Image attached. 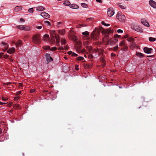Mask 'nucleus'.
<instances>
[{
	"label": "nucleus",
	"instance_id": "44",
	"mask_svg": "<svg viewBox=\"0 0 156 156\" xmlns=\"http://www.w3.org/2000/svg\"><path fill=\"white\" fill-rule=\"evenodd\" d=\"M6 104V103L5 102H2L0 101V105H5Z\"/></svg>",
	"mask_w": 156,
	"mask_h": 156
},
{
	"label": "nucleus",
	"instance_id": "24",
	"mask_svg": "<svg viewBox=\"0 0 156 156\" xmlns=\"http://www.w3.org/2000/svg\"><path fill=\"white\" fill-rule=\"evenodd\" d=\"M149 40L151 42H154L155 41V38L154 37H150L149 38Z\"/></svg>",
	"mask_w": 156,
	"mask_h": 156
},
{
	"label": "nucleus",
	"instance_id": "56",
	"mask_svg": "<svg viewBox=\"0 0 156 156\" xmlns=\"http://www.w3.org/2000/svg\"><path fill=\"white\" fill-rule=\"evenodd\" d=\"M21 91H19L18 92V94H20L21 93Z\"/></svg>",
	"mask_w": 156,
	"mask_h": 156
},
{
	"label": "nucleus",
	"instance_id": "38",
	"mask_svg": "<svg viewBox=\"0 0 156 156\" xmlns=\"http://www.w3.org/2000/svg\"><path fill=\"white\" fill-rule=\"evenodd\" d=\"M57 49V48L55 47H54L52 48L50 50L51 51H55Z\"/></svg>",
	"mask_w": 156,
	"mask_h": 156
},
{
	"label": "nucleus",
	"instance_id": "1",
	"mask_svg": "<svg viewBox=\"0 0 156 156\" xmlns=\"http://www.w3.org/2000/svg\"><path fill=\"white\" fill-rule=\"evenodd\" d=\"M33 42L36 44H38L41 42V39L39 34L34 35L32 37Z\"/></svg>",
	"mask_w": 156,
	"mask_h": 156
},
{
	"label": "nucleus",
	"instance_id": "6",
	"mask_svg": "<svg viewBox=\"0 0 156 156\" xmlns=\"http://www.w3.org/2000/svg\"><path fill=\"white\" fill-rule=\"evenodd\" d=\"M144 52L147 54H149L151 53V51H152L153 49L151 48L145 47L143 49Z\"/></svg>",
	"mask_w": 156,
	"mask_h": 156
},
{
	"label": "nucleus",
	"instance_id": "59",
	"mask_svg": "<svg viewBox=\"0 0 156 156\" xmlns=\"http://www.w3.org/2000/svg\"><path fill=\"white\" fill-rule=\"evenodd\" d=\"M64 58L65 59H67V58L66 57H64Z\"/></svg>",
	"mask_w": 156,
	"mask_h": 156
},
{
	"label": "nucleus",
	"instance_id": "18",
	"mask_svg": "<svg viewBox=\"0 0 156 156\" xmlns=\"http://www.w3.org/2000/svg\"><path fill=\"white\" fill-rule=\"evenodd\" d=\"M70 3L69 1L67 0L65 1L63 3V4L66 6H69L70 5Z\"/></svg>",
	"mask_w": 156,
	"mask_h": 156
},
{
	"label": "nucleus",
	"instance_id": "53",
	"mask_svg": "<svg viewBox=\"0 0 156 156\" xmlns=\"http://www.w3.org/2000/svg\"><path fill=\"white\" fill-rule=\"evenodd\" d=\"M35 91V90L34 89H33V90H31V93H33V92H34Z\"/></svg>",
	"mask_w": 156,
	"mask_h": 156
},
{
	"label": "nucleus",
	"instance_id": "58",
	"mask_svg": "<svg viewBox=\"0 0 156 156\" xmlns=\"http://www.w3.org/2000/svg\"><path fill=\"white\" fill-rule=\"evenodd\" d=\"M119 87L120 88H122V87H120V86H119Z\"/></svg>",
	"mask_w": 156,
	"mask_h": 156
},
{
	"label": "nucleus",
	"instance_id": "61",
	"mask_svg": "<svg viewBox=\"0 0 156 156\" xmlns=\"http://www.w3.org/2000/svg\"><path fill=\"white\" fill-rule=\"evenodd\" d=\"M151 57V56H147L148 57Z\"/></svg>",
	"mask_w": 156,
	"mask_h": 156
},
{
	"label": "nucleus",
	"instance_id": "52",
	"mask_svg": "<svg viewBox=\"0 0 156 156\" xmlns=\"http://www.w3.org/2000/svg\"><path fill=\"white\" fill-rule=\"evenodd\" d=\"M2 100L4 101L6 100V99H5L3 97H2Z\"/></svg>",
	"mask_w": 156,
	"mask_h": 156
},
{
	"label": "nucleus",
	"instance_id": "17",
	"mask_svg": "<svg viewBox=\"0 0 156 156\" xmlns=\"http://www.w3.org/2000/svg\"><path fill=\"white\" fill-rule=\"evenodd\" d=\"M120 36L119 35L117 34H116L115 35V37H114V39L115 40V42H117L118 41V39L117 38H116V37H120Z\"/></svg>",
	"mask_w": 156,
	"mask_h": 156
},
{
	"label": "nucleus",
	"instance_id": "40",
	"mask_svg": "<svg viewBox=\"0 0 156 156\" xmlns=\"http://www.w3.org/2000/svg\"><path fill=\"white\" fill-rule=\"evenodd\" d=\"M42 28V27L41 26H37L36 27V28L39 30L41 29Z\"/></svg>",
	"mask_w": 156,
	"mask_h": 156
},
{
	"label": "nucleus",
	"instance_id": "50",
	"mask_svg": "<svg viewBox=\"0 0 156 156\" xmlns=\"http://www.w3.org/2000/svg\"><path fill=\"white\" fill-rule=\"evenodd\" d=\"M74 40L75 41H77V38L76 37H75Z\"/></svg>",
	"mask_w": 156,
	"mask_h": 156
},
{
	"label": "nucleus",
	"instance_id": "2",
	"mask_svg": "<svg viewBox=\"0 0 156 156\" xmlns=\"http://www.w3.org/2000/svg\"><path fill=\"white\" fill-rule=\"evenodd\" d=\"M116 18L119 21L124 22L126 20V17L124 15L122 14L120 12H118L116 15Z\"/></svg>",
	"mask_w": 156,
	"mask_h": 156
},
{
	"label": "nucleus",
	"instance_id": "62",
	"mask_svg": "<svg viewBox=\"0 0 156 156\" xmlns=\"http://www.w3.org/2000/svg\"><path fill=\"white\" fill-rule=\"evenodd\" d=\"M58 0V1H61L62 0Z\"/></svg>",
	"mask_w": 156,
	"mask_h": 156
},
{
	"label": "nucleus",
	"instance_id": "32",
	"mask_svg": "<svg viewBox=\"0 0 156 156\" xmlns=\"http://www.w3.org/2000/svg\"><path fill=\"white\" fill-rule=\"evenodd\" d=\"M86 26H87V25H86L81 24H80V25H78L77 26V27L80 28H81L82 27H86Z\"/></svg>",
	"mask_w": 156,
	"mask_h": 156
},
{
	"label": "nucleus",
	"instance_id": "3",
	"mask_svg": "<svg viewBox=\"0 0 156 156\" xmlns=\"http://www.w3.org/2000/svg\"><path fill=\"white\" fill-rule=\"evenodd\" d=\"M45 57L47 64L53 61V59L50 56V54L47 53L45 54Z\"/></svg>",
	"mask_w": 156,
	"mask_h": 156
},
{
	"label": "nucleus",
	"instance_id": "63",
	"mask_svg": "<svg viewBox=\"0 0 156 156\" xmlns=\"http://www.w3.org/2000/svg\"><path fill=\"white\" fill-rule=\"evenodd\" d=\"M23 156L24 155V154H23Z\"/></svg>",
	"mask_w": 156,
	"mask_h": 156
},
{
	"label": "nucleus",
	"instance_id": "27",
	"mask_svg": "<svg viewBox=\"0 0 156 156\" xmlns=\"http://www.w3.org/2000/svg\"><path fill=\"white\" fill-rule=\"evenodd\" d=\"M119 47L118 45H117L116 46L112 48V50L114 51H116L118 50Z\"/></svg>",
	"mask_w": 156,
	"mask_h": 156
},
{
	"label": "nucleus",
	"instance_id": "10",
	"mask_svg": "<svg viewBox=\"0 0 156 156\" xmlns=\"http://www.w3.org/2000/svg\"><path fill=\"white\" fill-rule=\"evenodd\" d=\"M2 57L3 58L5 59H9L10 61L13 62V60L11 56H9V55L5 54H3L2 55Z\"/></svg>",
	"mask_w": 156,
	"mask_h": 156
},
{
	"label": "nucleus",
	"instance_id": "49",
	"mask_svg": "<svg viewBox=\"0 0 156 156\" xmlns=\"http://www.w3.org/2000/svg\"><path fill=\"white\" fill-rule=\"evenodd\" d=\"M20 20L21 22H23L24 21V20L23 18H20Z\"/></svg>",
	"mask_w": 156,
	"mask_h": 156
},
{
	"label": "nucleus",
	"instance_id": "47",
	"mask_svg": "<svg viewBox=\"0 0 156 156\" xmlns=\"http://www.w3.org/2000/svg\"><path fill=\"white\" fill-rule=\"evenodd\" d=\"M7 52L9 54H12L11 52L10 51V50L9 49L7 51Z\"/></svg>",
	"mask_w": 156,
	"mask_h": 156
},
{
	"label": "nucleus",
	"instance_id": "8",
	"mask_svg": "<svg viewBox=\"0 0 156 156\" xmlns=\"http://www.w3.org/2000/svg\"><path fill=\"white\" fill-rule=\"evenodd\" d=\"M149 3L150 6L154 8H156V2L153 0H150L149 1Z\"/></svg>",
	"mask_w": 156,
	"mask_h": 156
},
{
	"label": "nucleus",
	"instance_id": "16",
	"mask_svg": "<svg viewBox=\"0 0 156 156\" xmlns=\"http://www.w3.org/2000/svg\"><path fill=\"white\" fill-rule=\"evenodd\" d=\"M136 55L139 57L142 58L144 56V55L141 53L136 52Z\"/></svg>",
	"mask_w": 156,
	"mask_h": 156
},
{
	"label": "nucleus",
	"instance_id": "30",
	"mask_svg": "<svg viewBox=\"0 0 156 156\" xmlns=\"http://www.w3.org/2000/svg\"><path fill=\"white\" fill-rule=\"evenodd\" d=\"M81 6L83 8H87V5L85 3H82L81 4Z\"/></svg>",
	"mask_w": 156,
	"mask_h": 156
},
{
	"label": "nucleus",
	"instance_id": "31",
	"mask_svg": "<svg viewBox=\"0 0 156 156\" xmlns=\"http://www.w3.org/2000/svg\"><path fill=\"white\" fill-rule=\"evenodd\" d=\"M58 33L62 35H63L65 33V31L64 30H63L62 31L59 30L58 31Z\"/></svg>",
	"mask_w": 156,
	"mask_h": 156
},
{
	"label": "nucleus",
	"instance_id": "7",
	"mask_svg": "<svg viewBox=\"0 0 156 156\" xmlns=\"http://www.w3.org/2000/svg\"><path fill=\"white\" fill-rule=\"evenodd\" d=\"M41 16L43 17L44 18L47 19L49 18L50 17V16L48 14V13L45 12H42L41 14Z\"/></svg>",
	"mask_w": 156,
	"mask_h": 156
},
{
	"label": "nucleus",
	"instance_id": "19",
	"mask_svg": "<svg viewBox=\"0 0 156 156\" xmlns=\"http://www.w3.org/2000/svg\"><path fill=\"white\" fill-rule=\"evenodd\" d=\"M82 34L84 36H85V37H87V36H88L89 35V33L87 31H85V32H83L82 33Z\"/></svg>",
	"mask_w": 156,
	"mask_h": 156
},
{
	"label": "nucleus",
	"instance_id": "45",
	"mask_svg": "<svg viewBox=\"0 0 156 156\" xmlns=\"http://www.w3.org/2000/svg\"><path fill=\"white\" fill-rule=\"evenodd\" d=\"M58 49L60 50H63L64 48L63 47H59L58 48Z\"/></svg>",
	"mask_w": 156,
	"mask_h": 156
},
{
	"label": "nucleus",
	"instance_id": "37",
	"mask_svg": "<svg viewBox=\"0 0 156 156\" xmlns=\"http://www.w3.org/2000/svg\"><path fill=\"white\" fill-rule=\"evenodd\" d=\"M49 37V36L48 34H45L43 36V38H47Z\"/></svg>",
	"mask_w": 156,
	"mask_h": 156
},
{
	"label": "nucleus",
	"instance_id": "28",
	"mask_svg": "<svg viewBox=\"0 0 156 156\" xmlns=\"http://www.w3.org/2000/svg\"><path fill=\"white\" fill-rule=\"evenodd\" d=\"M61 44L62 45H65L66 42V41L65 39H62L61 41Z\"/></svg>",
	"mask_w": 156,
	"mask_h": 156
},
{
	"label": "nucleus",
	"instance_id": "14",
	"mask_svg": "<svg viewBox=\"0 0 156 156\" xmlns=\"http://www.w3.org/2000/svg\"><path fill=\"white\" fill-rule=\"evenodd\" d=\"M68 54L74 57H76L78 56V54L72 52V51H69L68 52Z\"/></svg>",
	"mask_w": 156,
	"mask_h": 156
},
{
	"label": "nucleus",
	"instance_id": "60",
	"mask_svg": "<svg viewBox=\"0 0 156 156\" xmlns=\"http://www.w3.org/2000/svg\"><path fill=\"white\" fill-rule=\"evenodd\" d=\"M52 92H50V93H49L48 94L49 95L50 94H51V93H52Z\"/></svg>",
	"mask_w": 156,
	"mask_h": 156
},
{
	"label": "nucleus",
	"instance_id": "64",
	"mask_svg": "<svg viewBox=\"0 0 156 156\" xmlns=\"http://www.w3.org/2000/svg\"><path fill=\"white\" fill-rule=\"evenodd\" d=\"M88 67H89V68H90V66H89Z\"/></svg>",
	"mask_w": 156,
	"mask_h": 156
},
{
	"label": "nucleus",
	"instance_id": "26",
	"mask_svg": "<svg viewBox=\"0 0 156 156\" xmlns=\"http://www.w3.org/2000/svg\"><path fill=\"white\" fill-rule=\"evenodd\" d=\"M62 23L61 22H57L56 24V26L58 28H60V26L62 25Z\"/></svg>",
	"mask_w": 156,
	"mask_h": 156
},
{
	"label": "nucleus",
	"instance_id": "51",
	"mask_svg": "<svg viewBox=\"0 0 156 156\" xmlns=\"http://www.w3.org/2000/svg\"><path fill=\"white\" fill-rule=\"evenodd\" d=\"M75 69H76V70H79V68H78V67L77 66H76L75 67Z\"/></svg>",
	"mask_w": 156,
	"mask_h": 156
},
{
	"label": "nucleus",
	"instance_id": "22",
	"mask_svg": "<svg viewBox=\"0 0 156 156\" xmlns=\"http://www.w3.org/2000/svg\"><path fill=\"white\" fill-rule=\"evenodd\" d=\"M76 59L78 61H81L83 60L84 59V58L82 56H80L79 57L76 58Z\"/></svg>",
	"mask_w": 156,
	"mask_h": 156
},
{
	"label": "nucleus",
	"instance_id": "46",
	"mask_svg": "<svg viewBox=\"0 0 156 156\" xmlns=\"http://www.w3.org/2000/svg\"><path fill=\"white\" fill-rule=\"evenodd\" d=\"M96 1L97 2H99L100 3H102V0H96Z\"/></svg>",
	"mask_w": 156,
	"mask_h": 156
},
{
	"label": "nucleus",
	"instance_id": "57",
	"mask_svg": "<svg viewBox=\"0 0 156 156\" xmlns=\"http://www.w3.org/2000/svg\"><path fill=\"white\" fill-rule=\"evenodd\" d=\"M65 49L66 50V49H67V48L66 47H65Z\"/></svg>",
	"mask_w": 156,
	"mask_h": 156
},
{
	"label": "nucleus",
	"instance_id": "9",
	"mask_svg": "<svg viewBox=\"0 0 156 156\" xmlns=\"http://www.w3.org/2000/svg\"><path fill=\"white\" fill-rule=\"evenodd\" d=\"M133 29L135 31L139 32H142L143 30L140 27L135 26L133 27Z\"/></svg>",
	"mask_w": 156,
	"mask_h": 156
},
{
	"label": "nucleus",
	"instance_id": "42",
	"mask_svg": "<svg viewBox=\"0 0 156 156\" xmlns=\"http://www.w3.org/2000/svg\"><path fill=\"white\" fill-rule=\"evenodd\" d=\"M124 43L123 41H121L119 44V45L120 46H122L124 45Z\"/></svg>",
	"mask_w": 156,
	"mask_h": 156
},
{
	"label": "nucleus",
	"instance_id": "43",
	"mask_svg": "<svg viewBox=\"0 0 156 156\" xmlns=\"http://www.w3.org/2000/svg\"><path fill=\"white\" fill-rule=\"evenodd\" d=\"M119 7L122 9H125V8L123 5H119Z\"/></svg>",
	"mask_w": 156,
	"mask_h": 156
},
{
	"label": "nucleus",
	"instance_id": "41",
	"mask_svg": "<svg viewBox=\"0 0 156 156\" xmlns=\"http://www.w3.org/2000/svg\"><path fill=\"white\" fill-rule=\"evenodd\" d=\"M116 56V54H115L113 53H112L111 54V56L112 57H115Z\"/></svg>",
	"mask_w": 156,
	"mask_h": 156
},
{
	"label": "nucleus",
	"instance_id": "54",
	"mask_svg": "<svg viewBox=\"0 0 156 156\" xmlns=\"http://www.w3.org/2000/svg\"><path fill=\"white\" fill-rule=\"evenodd\" d=\"M19 98L18 97H15V98L16 100L18 99H19Z\"/></svg>",
	"mask_w": 156,
	"mask_h": 156
},
{
	"label": "nucleus",
	"instance_id": "15",
	"mask_svg": "<svg viewBox=\"0 0 156 156\" xmlns=\"http://www.w3.org/2000/svg\"><path fill=\"white\" fill-rule=\"evenodd\" d=\"M22 7L21 6H16L14 9L15 11L16 12H18L22 9Z\"/></svg>",
	"mask_w": 156,
	"mask_h": 156
},
{
	"label": "nucleus",
	"instance_id": "5",
	"mask_svg": "<svg viewBox=\"0 0 156 156\" xmlns=\"http://www.w3.org/2000/svg\"><path fill=\"white\" fill-rule=\"evenodd\" d=\"M115 13L113 9L112 8H109L107 11L108 15L109 17L112 16Z\"/></svg>",
	"mask_w": 156,
	"mask_h": 156
},
{
	"label": "nucleus",
	"instance_id": "12",
	"mask_svg": "<svg viewBox=\"0 0 156 156\" xmlns=\"http://www.w3.org/2000/svg\"><path fill=\"white\" fill-rule=\"evenodd\" d=\"M37 11H42L45 10V8L42 6H38L36 7Z\"/></svg>",
	"mask_w": 156,
	"mask_h": 156
},
{
	"label": "nucleus",
	"instance_id": "39",
	"mask_svg": "<svg viewBox=\"0 0 156 156\" xmlns=\"http://www.w3.org/2000/svg\"><path fill=\"white\" fill-rule=\"evenodd\" d=\"M117 32L118 33H123V30H122L121 29H118L117 30Z\"/></svg>",
	"mask_w": 156,
	"mask_h": 156
},
{
	"label": "nucleus",
	"instance_id": "55",
	"mask_svg": "<svg viewBox=\"0 0 156 156\" xmlns=\"http://www.w3.org/2000/svg\"><path fill=\"white\" fill-rule=\"evenodd\" d=\"M2 133V131L1 129L0 128V134Z\"/></svg>",
	"mask_w": 156,
	"mask_h": 156
},
{
	"label": "nucleus",
	"instance_id": "48",
	"mask_svg": "<svg viewBox=\"0 0 156 156\" xmlns=\"http://www.w3.org/2000/svg\"><path fill=\"white\" fill-rule=\"evenodd\" d=\"M2 44L3 45H5V46H8V44H5V42H2Z\"/></svg>",
	"mask_w": 156,
	"mask_h": 156
},
{
	"label": "nucleus",
	"instance_id": "34",
	"mask_svg": "<svg viewBox=\"0 0 156 156\" xmlns=\"http://www.w3.org/2000/svg\"><path fill=\"white\" fill-rule=\"evenodd\" d=\"M108 32L109 33H112L114 32V30L111 29V28L108 29Z\"/></svg>",
	"mask_w": 156,
	"mask_h": 156
},
{
	"label": "nucleus",
	"instance_id": "4",
	"mask_svg": "<svg viewBox=\"0 0 156 156\" xmlns=\"http://www.w3.org/2000/svg\"><path fill=\"white\" fill-rule=\"evenodd\" d=\"M16 27L19 29L27 31L29 30V28L25 25L17 26Z\"/></svg>",
	"mask_w": 156,
	"mask_h": 156
},
{
	"label": "nucleus",
	"instance_id": "36",
	"mask_svg": "<svg viewBox=\"0 0 156 156\" xmlns=\"http://www.w3.org/2000/svg\"><path fill=\"white\" fill-rule=\"evenodd\" d=\"M44 23L46 24L47 25H50L51 23L48 21H46L44 22Z\"/></svg>",
	"mask_w": 156,
	"mask_h": 156
},
{
	"label": "nucleus",
	"instance_id": "21",
	"mask_svg": "<svg viewBox=\"0 0 156 156\" xmlns=\"http://www.w3.org/2000/svg\"><path fill=\"white\" fill-rule=\"evenodd\" d=\"M127 40L129 42H133L134 40V39L131 37H128Z\"/></svg>",
	"mask_w": 156,
	"mask_h": 156
},
{
	"label": "nucleus",
	"instance_id": "33",
	"mask_svg": "<svg viewBox=\"0 0 156 156\" xmlns=\"http://www.w3.org/2000/svg\"><path fill=\"white\" fill-rule=\"evenodd\" d=\"M28 11L29 12H30V13L33 12H34L33 8H30L28 9Z\"/></svg>",
	"mask_w": 156,
	"mask_h": 156
},
{
	"label": "nucleus",
	"instance_id": "20",
	"mask_svg": "<svg viewBox=\"0 0 156 156\" xmlns=\"http://www.w3.org/2000/svg\"><path fill=\"white\" fill-rule=\"evenodd\" d=\"M55 36L56 41L59 43L60 39L59 36L57 34H55Z\"/></svg>",
	"mask_w": 156,
	"mask_h": 156
},
{
	"label": "nucleus",
	"instance_id": "35",
	"mask_svg": "<svg viewBox=\"0 0 156 156\" xmlns=\"http://www.w3.org/2000/svg\"><path fill=\"white\" fill-rule=\"evenodd\" d=\"M101 23L102 25H105L106 26H108L110 25L109 24H106L104 21H102L101 22Z\"/></svg>",
	"mask_w": 156,
	"mask_h": 156
},
{
	"label": "nucleus",
	"instance_id": "29",
	"mask_svg": "<svg viewBox=\"0 0 156 156\" xmlns=\"http://www.w3.org/2000/svg\"><path fill=\"white\" fill-rule=\"evenodd\" d=\"M9 49L10 50L12 53H14L15 51V49L14 48L12 47L9 48Z\"/></svg>",
	"mask_w": 156,
	"mask_h": 156
},
{
	"label": "nucleus",
	"instance_id": "25",
	"mask_svg": "<svg viewBox=\"0 0 156 156\" xmlns=\"http://www.w3.org/2000/svg\"><path fill=\"white\" fill-rule=\"evenodd\" d=\"M22 43V42L21 41L19 40L18 41V42L16 44V47L19 46V45H20Z\"/></svg>",
	"mask_w": 156,
	"mask_h": 156
},
{
	"label": "nucleus",
	"instance_id": "11",
	"mask_svg": "<svg viewBox=\"0 0 156 156\" xmlns=\"http://www.w3.org/2000/svg\"><path fill=\"white\" fill-rule=\"evenodd\" d=\"M141 22L143 24L147 27H149L150 26L149 23L144 19H141Z\"/></svg>",
	"mask_w": 156,
	"mask_h": 156
},
{
	"label": "nucleus",
	"instance_id": "13",
	"mask_svg": "<svg viewBox=\"0 0 156 156\" xmlns=\"http://www.w3.org/2000/svg\"><path fill=\"white\" fill-rule=\"evenodd\" d=\"M70 7L73 9H77L79 8V6L76 4H72L70 5Z\"/></svg>",
	"mask_w": 156,
	"mask_h": 156
},
{
	"label": "nucleus",
	"instance_id": "23",
	"mask_svg": "<svg viewBox=\"0 0 156 156\" xmlns=\"http://www.w3.org/2000/svg\"><path fill=\"white\" fill-rule=\"evenodd\" d=\"M43 48L45 50L50 49V47L49 45L43 46Z\"/></svg>",
	"mask_w": 156,
	"mask_h": 156
}]
</instances>
